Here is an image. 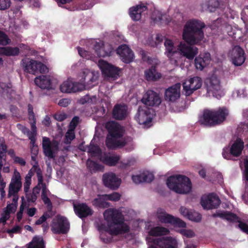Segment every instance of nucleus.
<instances>
[{"label": "nucleus", "mask_w": 248, "mask_h": 248, "mask_svg": "<svg viewBox=\"0 0 248 248\" xmlns=\"http://www.w3.org/2000/svg\"><path fill=\"white\" fill-rule=\"evenodd\" d=\"M205 24L201 20L191 19L187 20V59L192 60L198 53L195 46L200 45L204 38L203 29Z\"/></svg>", "instance_id": "obj_1"}, {"label": "nucleus", "mask_w": 248, "mask_h": 248, "mask_svg": "<svg viewBox=\"0 0 248 248\" xmlns=\"http://www.w3.org/2000/svg\"><path fill=\"white\" fill-rule=\"evenodd\" d=\"M181 20L178 21V25H183V39L184 43L181 42L177 47L174 46L172 40L166 39L164 42V46L166 48L165 54L172 63L176 64L178 60L182 57H186V23L183 24L184 17L181 14H177Z\"/></svg>", "instance_id": "obj_2"}, {"label": "nucleus", "mask_w": 248, "mask_h": 248, "mask_svg": "<svg viewBox=\"0 0 248 248\" xmlns=\"http://www.w3.org/2000/svg\"><path fill=\"white\" fill-rule=\"evenodd\" d=\"M104 217L109 228L115 225L120 226L110 230L111 235H117L129 232V227L124 223V216L120 210L114 208L108 209L104 213Z\"/></svg>", "instance_id": "obj_3"}, {"label": "nucleus", "mask_w": 248, "mask_h": 248, "mask_svg": "<svg viewBox=\"0 0 248 248\" xmlns=\"http://www.w3.org/2000/svg\"><path fill=\"white\" fill-rule=\"evenodd\" d=\"M229 114V109L225 107L217 110L205 109L200 118L199 123L208 127H213L223 123Z\"/></svg>", "instance_id": "obj_4"}, {"label": "nucleus", "mask_w": 248, "mask_h": 248, "mask_svg": "<svg viewBox=\"0 0 248 248\" xmlns=\"http://www.w3.org/2000/svg\"><path fill=\"white\" fill-rule=\"evenodd\" d=\"M94 0H57L59 6L69 11L84 10L90 9L94 4Z\"/></svg>", "instance_id": "obj_5"}, {"label": "nucleus", "mask_w": 248, "mask_h": 248, "mask_svg": "<svg viewBox=\"0 0 248 248\" xmlns=\"http://www.w3.org/2000/svg\"><path fill=\"white\" fill-rule=\"evenodd\" d=\"M168 187L171 190L179 194L186 193V176L172 175L168 178L166 182Z\"/></svg>", "instance_id": "obj_6"}, {"label": "nucleus", "mask_w": 248, "mask_h": 248, "mask_svg": "<svg viewBox=\"0 0 248 248\" xmlns=\"http://www.w3.org/2000/svg\"><path fill=\"white\" fill-rule=\"evenodd\" d=\"M206 88L207 94L209 96L220 99L224 96V93L221 88L220 81L215 76H212L206 78L204 81Z\"/></svg>", "instance_id": "obj_7"}, {"label": "nucleus", "mask_w": 248, "mask_h": 248, "mask_svg": "<svg viewBox=\"0 0 248 248\" xmlns=\"http://www.w3.org/2000/svg\"><path fill=\"white\" fill-rule=\"evenodd\" d=\"M21 64L24 71L34 75L39 73H46L48 71L47 67L42 62L29 58L23 59Z\"/></svg>", "instance_id": "obj_8"}, {"label": "nucleus", "mask_w": 248, "mask_h": 248, "mask_svg": "<svg viewBox=\"0 0 248 248\" xmlns=\"http://www.w3.org/2000/svg\"><path fill=\"white\" fill-rule=\"evenodd\" d=\"M70 230V223L67 218L61 215H57L52 221L51 230L54 234H66Z\"/></svg>", "instance_id": "obj_9"}, {"label": "nucleus", "mask_w": 248, "mask_h": 248, "mask_svg": "<svg viewBox=\"0 0 248 248\" xmlns=\"http://www.w3.org/2000/svg\"><path fill=\"white\" fill-rule=\"evenodd\" d=\"M154 113V111L152 108L146 106H140L135 118L140 124L148 126L152 122Z\"/></svg>", "instance_id": "obj_10"}, {"label": "nucleus", "mask_w": 248, "mask_h": 248, "mask_svg": "<svg viewBox=\"0 0 248 248\" xmlns=\"http://www.w3.org/2000/svg\"><path fill=\"white\" fill-rule=\"evenodd\" d=\"M157 218L161 223H170L174 227L183 228L186 226V223L178 217L167 214L162 208H158L156 212Z\"/></svg>", "instance_id": "obj_11"}, {"label": "nucleus", "mask_w": 248, "mask_h": 248, "mask_svg": "<svg viewBox=\"0 0 248 248\" xmlns=\"http://www.w3.org/2000/svg\"><path fill=\"white\" fill-rule=\"evenodd\" d=\"M98 63L102 74L105 77L115 80L119 77L120 69L119 68L102 60H99Z\"/></svg>", "instance_id": "obj_12"}, {"label": "nucleus", "mask_w": 248, "mask_h": 248, "mask_svg": "<svg viewBox=\"0 0 248 248\" xmlns=\"http://www.w3.org/2000/svg\"><path fill=\"white\" fill-rule=\"evenodd\" d=\"M220 202V200L216 194L210 193L202 195L200 203L204 209L211 210L217 208Z\"/></svg>", "instance_id": "obj_13"}, {"label": "nucleus", "mask_w": 248, "mask_h": 248, "mask_svg": "<svg viewBox=\"0 0 248 248\" xmlns=\"http://www.w3.org/2000/svg\"><path fill=\"white\" fill-rule=\"evenodd\" d=\"M232 63L235 66L241 65L245 61L244 50L239 46H236L229 53Z\"/></svg>", "instance_id": "obj_14"}, {"label": "nucleus", "mask_w": 248, "mask_h": 248, "mask_svg": "<svg viewBox=\"0 0 248 248\" xmlns=\"http://www.w3.org/2000/svg\"><path fill=\"white\" fill-rule=\"evenodd\" d=\"M181 87V83H177L167 89L164 95L165 100L173 102L178 99L180 97Z\"/></svg>", "instance_id": "obj_15"}, {"label": "nucleus", "mask_w": 248, "mask_h": 248, "mask_svg": "<svg viewBox=\"0 0 248 248\" xmlns=\"http://www.w3.org/2000/svg\"><path fill=\"white\" fill-rule=\"evenodd\" d=\"M142 102L144 106H158L161 103V99L158 94L152 90H148L143 95Z\"/></svg>", "instance_id": "obj_16"}, {"label": "nucleus", "mask_w": 248, "mask_h": 248, "mask_svg": "<svg viewBox=\"0 0 248 248\" xmlns=\"http://www.w3.org/2000/svg\"><path fill=\"white\" fill-rule=\"evenodd\" d=\"M102 180L105 186L114 190L117 189L121 184V180L112 172L104 174Z\"/></svg>", "instance_id": "obj_17"}, {"label": "nucleus", "mask_w": 248, "mask_h": 248, "mask_svg": "<svg viewBox=\"0 0 248 248\" xmlns=\"http://www.w3.org/2000/svg\"><path fill=\"white\" fill-rule=\"evenodd\" d=\"M147 7L143 4H140L130 7L129 15L133 21H138L141 19L147 11Z\"/></svg>", "instance_id": "obj_18"}, {"label": "nucleus", "mask_w": 248, "mask_h": 248, "mask_svg": "<svg viewBox=\"0 0 248 248\" xmlns=\"http://www.w3.org/2000/svg\"><path fill=\"white\" fill-rule=\"evenodd\" d=\"M117 53L120 56L123 62L126 63L131 62L134 59V53L126 45L119 46L117 49Z\"/></svg>", "instance_id": "obj_19"}, {"label": "nucleus", "mask_w": 248, "mask_h": 248, "mask_svg": "<svg viewBox=\"0 0 248 248\" xmlns=\"http://www.w3.org/2000/svg\"><path fill=\"white\" fill-rule=\"evenodd\" d=\"M60 88L62 93H71L82 91L84 88V86L79 82H74L67 80L63 82Z\"/></svg>", "instance_id": "obj_20"}, {"label": "nucleus", "mask_w": 248, "mask_h": 248, "mask_svg": "<svg viewBox=\"0 0 248 248\" xmlns=\"http://www.w3.org/2000/svg\"><path fill=\"white\" fill-rule=\"evenodd\" d=\"M73 207L76 215L80 218H86L93 213V209L86 203L75 204Z\"/></svg>", "instance_id": "obj_21"}, {"label": "nucleus", "mask_w": 248, "mask_h": 248, "mask_svg": "<svg viewBox=\"0 0 248 248\" xmlns=\"http://www.w3.org/2000/svg\"><path fill=\"white\" fill-rule=\"evenodd\" d=\"M106 127L108 131V135L116 138L123 137V129L118 123L114 121L108 122L106 124Z\"/></svg>", "instance_id": "obj_22"}, {"label": "nucleus", "mask_w": 248, "mask_h": 248, "mask_svg": "<svg viewBox=\"0 0 248 248\" xmlns=\"http://www.w3.org/2000/svg\"><path fill=\"white\" fill-rule=\"evenodd\" d=\"M154 243L160 248H177L176 240L170 236L164 237L155 240Z\"/></svg>", "instance_id": "obj_23"}, {"label": "nucleus", "mask_w": 248, "mask_h": 248, "mask_svg": "<svg viewBox=\"0 0 248 248\" xmlns=\"http://www.w3.org/2000/svg\"><path fill=\"white\" fill-rule=\"evenodd\" d=\"M120 138L112 137L107 135L106 140V145L108 149L114 150L117 148H121L125 146L126 142L125 140H120Z\"/></svg>", "instance_id": "obj_24"}, {"label": "nucleus", "mask_w": 248, "mask_h": 248, "mask_svg": "<svg viewBox=\"0 0 248 248\" xmlns=\"http://www.w3.org/2000/svg\"><path fill=\"white\" fill-rule=\"evenodd\" d=\"M22 186L21 182V176L19 173H17V175H15L14 179H12V182L9 185V191L8 194V197L12 195H15L17 194L19 191Z\"/></svg>", "instance_id": "obj_25"}, {"label": "nucleus", "mask_w": 248, "mask_h": 248, "mask_svg": "<svg viewBox=\"0 0 248 248\" xmlns=\"http://www.w3.org/2000/svg\"><path fill=\"white\" fill-rule=\"evenodd\" d=\"M127 111V108L126 106L117 104L114 107L113 109L112 117L115 120H124L126 117Z\"/></svg>", "instance_id": "obj_26"}, {"label": "nucleus", "mask_w": 248, "mask_h": 248, "mask_svg": "<svg viewBox=\"0 0 248 248\" xmlns=\"http://www.w3.org/2000/svg\"><path fill=\"white\" fill-rule=\"evenodd\" d=\"M213 217H219L231 223H239L241 220V218L237 215L229 211L217 213L216 214H214Z\"/></svg>", "instance_id": "obj_27"}, {"label": "nucleus", "mask_w": 248, "mask_h": 248, "mask_svg": "<svg viewBox=\"0 0 248 248\" xmlns=\"http://www.w3.org/2000/svg\"><path fill=\"white\" fill-rule=\"evenodd\" d=\"M42 148L46 156L49 159H55V153L52 148L51 141L48 138L46 137L43 138Z\"/></svg>", "instance_id": "obj_28"}, {"label": "nucleus", "mask_w": 248, "mask_h": 248, "mask_svg": "<svg viewBox=\"0 0 248 248\" xmlns=\"http://www.w3.org/2000/svg\"><path fill=\"white\" fill-rule=\"evenodd\" d=\"M35 84L43 89H50L51 82L49 77L45 75H41L36 77L34 79Z\"/></svg>", "instance_id": "obj_29"}, {"label": "nucleus", "mask_w": 248, "mask_h": 248, "mask_svg": "<svg viewBox=\"0 0 248 248\" xmlns=\"http://www.w3.org/2000/svg\"><path fill=\"white\" fill-rule=\"evenodd\" d=\"M210 62V55L209 53H205L203 57L200 55L199 57H196L195 59V67L198 70H202Z\"/></svg>", "instance_id": "obj_30"}, {"label": "nucleus", "mask_w": 248, "mask_h": 248, "mask_svg": "<svg viewBox=\"0 0 248 248\" xmlns=\"http://www.w3.org/2000/svg\"><path fill=\"white\" fill-rule=\"evenodd\" d=\"M230 148L231 154L235 157L241 155L244 148V142L240 139H237Z\"/></svg>", "instance_id": "obj_31"}, {"label": "nucleus", "mask_w": 248, "mask_h": 248, "mask_svg": "<svg viewBox=\"0 0 248 248\" xmlns=\"http://www.w3.org/2000/svg\"><path fill=\"white\" fill-rule=\"evenodd\" d=\"M189 83V85L187 86V97L192 93L194 91L200 89L202 85L201 78L198 77L191 78Z\"/></svg>", "instance_id": "obj_32"}, {"label": "nucleus", "mask_w": 248, "mask_h": 248, "mask_svg": "<svg viewBox=\"0 0 248 248\" xmlns=\"http://www.w3.org/2000/svg\"><path fill=\"white\" fill-rule=\"evenodd\" d=\"M120 159L119 155H109L107 154H104L100 158L102 162L108 166H115L118 163Z\"/></svg>", "instance_id": "obj_33"}, {"label": "nucleus", "mask_w": 248, "mask_h": 248, "mask_svg": "<svg viewBox=\"0 0 248 248\" xmlns=\"http://www.w3.org/2000/svg\"><path fill=\"white\" fill-rule=\"evenodd\" d=\"M31 131L30 130L24 126L21 129L22 132L26 135L29 139L30 140L31 144H34L36 141V136H37V128L36 126L34 125V123L32 124H31Z\"/></svg>", "instance_id": "obj_34"}, {"label": "nucleus", "mask_w": 248, "mask_h": 248, "mask_svg": "<svg viewBox=\"0 0 248 248\" xmlns=\"http://www.w3.org/2000/svg\"><path fill=\"white\" fill-rule=\"evenodd\" d=\"M20 53L18 47L5 46L0 47V54L8 57L17 56Z\"/></svg>", "instance_id": "obj_35"}, {"label": "nucleus", "mask_w": 248, "mask_h": 248, "mask_svg": "<svg viewBox=\"0 0 248 248\" xmlns=\"http://www.w3.org/2000/svg\"><path fill=\"white\" fill-rule=\"evenodd\" d=\"M145 78L148 81H156L161 77V75L156 72L155 67H152L151 68L145 70Z\"/></svg>", "instance_id": "obj_36"}, {"label": "nucleus", "mask_w": 248, "mask_h": 248, "mask_svg": "<svg viewBox=\"0 0 248 248\" xmlns=\"http://www.w3.org/2000/svg\"><path fill=\"white\" fill-rule=\"evenodd\" d=\"M27 248H45V242L42 237L35 236L27 245Z\"/></svg>", "instance_id": "obj_37"}, {"label": "nucleus", "mask_w": 248, "mask_h": 248, "mask_svg": "<svg viewBox=\"0 0 248 248\" xmlns=\"http://www.w3.org/2000/svg\"><path fill=\"white\" fill-rule=\"evenodd\" d=\"M169 229L162 226H156L151 228L149 234L152 236H162L169 234Z\"/></svg>", "instance_id": "obj_38"}, {"label": "nucleus", "mask_w": 248, "mask_h": 248, "mask_svg": "<svg viewBox=\"0 0 248 248\" xmlns=\"http://www.w3.org/2000/svg\"><path fill=\"white\" fill-rule=\"evenodd\" d=\"M87 167L92 173L104 170V167L102 165L90 159L87 161Z\"/></svg>", "instance_id": "obj_39"}, {"label": "nucleus", "mask_w": 248, "mask_h": 248, "mask_svg": "<svg viewBox=\"0 0 248 248\" xmlns=\"http://www.w3.org/2000/svg\"><path fill=\"white\" fill-rule=\"evenodd\" d=\"M98 197L93 201V205L99 208H107L109 206V203L106 201L107 198L105 195H99Z\"/></svg>", "instance_id": "obj_40"}, {"label": "nucleus", "mask_w": 248, "mask_h": 248, "mask_svg": "<svg viewBox=\"0 0 248 248\" xmlns=\"http://www.w3.org/2000/svg\"><path fill=\"white\" fill-rule=\"evenodd\" d=\"M36 170L35 172L36 173L37 177L38 179V185L37 186L34 187V192L36 190L37 193H39L41 189L40 184H42L43 182V177L42 174V171L38 166V163L36 162Z\"/></svg>", "instance_id": "obj_41"}, {"label": "nucleus", "mask_w": 248, "mask_h": 248, "mask_svg": "<svg viewBox=\"0 0 248 248\" xmlns=\"http://www.w3.org/2000/svg\"><path fill=\"white\" fill-rule=\"evenodd\" d=\"M187 218L192 221L199 222L201 221L202 215L194 210L187 211Z\"/></svg>", "instance_id": "obj_42"}, {"label": "nucleus", "mask_w": 248, "mask_h": 248, "mask_svg": "<svg viewBox=\"0 0 248 248\" xmlns=\"http://www.w3.org/2000/svg\"><path fill=\"white\" fill-rule=\"evenodd\" d=\"M48 212H44L43 215L36 221L35 224L36 225H40L45 223L47 219L51 218L52 216Z\"/></svg>", "instance_id": "obj_43"}, {"label": "nucleus", "mask_w": 248, "mask_h": 248, "mask_svg": "<svg viewBox=\"0 0 248 248\" xmlns=\"http://www.w3.org/2000/svg\"><path fill=\"white\" fill-rule=\"evenodd\" d=\"M11 43V40L7 35L0 30V45L6 46Z\"/></svg>", "instance_id": "obj_44"}, {"label": "nucleus", "mask_w": 248, "mask_h": 248, "mask_svg": "<svg viewBox=\"0 0 248 248\" xmlns=\"http://www.w3.org/2000/svg\"><path fill=\"white\" fill-rule=\"evenodd\" d=\"M141 174L143 182L150 183L154 179V176L152 173L144 172Z\"/></svg>", "instance_id": "obj_45"}, {"label": "nucleus", "mask_w": 248, "mask_h": 248, "mask_svg": "<svg viewBox=\"0 0 248 248\" xmlns=\"http://www.w3.org/2000/svg\"><path fill=\"white\" fill-rule=\"evenodd\" d=\"M41 199L44 204L46 205L47 212L51 213L52 210V204L50 199L47 195L41 196Z\"/></svg>", "instance_id": "obj_46"}, {"label": "nucleus", "mask_w": 248, "mask_h": 248, "mask_svg": "<svg viewBox=\"0 0 248 248\" xmlns=\"http://www.w3.org/2000/svg\"><path fill=\"white\" fill-rule=\"evenodd\" d=\"M16 209V205L13 203L9 204L6 207V209L4 211V214L6 216H10L11 213H14L15 212Z\"/></svg>", "instance_id": "obj_47"}, {"label": "nucleus", "mask_w": 248, "mask_h": 248, "mask_svg": "<svg viewBox=\"0 0 248 248\" xmlns=\"http://www.w3.org/2000/svg\"><path fill=\"white\" fill-rule=\"evenodd\" d=\"M105 196L107 198V200L115 202L118 201L121 198V195L117 192H114L108 195L106 194Z\"/></svg>", "instance_id": "obj_48"}, {"label": "nucleus", "mask_w": 248, "mask_h": 248, "mask_svg": "<svg viewBox=\"0 0 248 248\" xmlns=\"http://www.w3.org/2000/svg\"><path fill=\"white\" fill-rule=\"evenodd\" d=\"M222 155L224 158L229 160L231 158V149L229 146L225 147L223 149Z\"/></svg>", "instance_id": "obj_49"}, {"label": "nucleus", "mask_w": 248, "mask_h": 248, "mask_svg": "<svg viewBox=\"0 0 248 248\" xmlns=\"http://www.w3.org/2000/svg\"><path fill=\"white\" fill-rule=\"evenodd\" d=\"M79 118L78 116H74L69 125V129L75 130L79 123Z\"/></svg>", "instance_id": "obj_50"}, {"label": "nucleus", "mask_w": 248, "mask_h": 248, "mask_svg": "<svg viewBox=\"0 0 248 248\" xmlns=\"http://www.w3.org/2000/svg\"><path fill=\"white\" fill-rule=\"evenodd\" d=\"M11 3V0H0V10H5L8 9Z\"/></svg>", "instance_id": "obj_51"}, {"label": "nucleus", "mask_w": 248, "mask_h": 248, "mask_svg": "<svg viewBox=\"0 0 248 248\" xmlns=\"http://www.w3.org/2000/svg\"><path fill=\"white\" fill-rule=\"evenodd\" d=\"M100 151L99 147L94 144H90L88 147V152L93 155L98 154Z\"/></svg>", "instance_id": "obj_52"}, {"label": "nucleus", "mask_w": 248, "mask_h": 248, "mask_svg": "<svg viewBox=\"0 0 248 248\" xmlns=\"http://www.w3.org/2000/svg\"><path fill=\"white\" fill-rule=\"evenodd\" d=\"M21 228L19 226H16L11 229H7L6 232H7L11 237H13V233H17L21 232Z\"/></svg>", "instance_id": "obj_53"}, {"label": "nucleus", "mask_w": 248, "mask_h": 248, "mask_svg": "<svg viewBox=\"0 0 248 248\" xmlns=\"http://www.w3.org/2000/svg\"><path fill=\"white\" fill-rule=\"evenodd\" d=\"M65 138L67 140L71 141L73 140L75 138V130L71 129H69L65 134Z\"/></svg>", "instance_id": "obj_54"}, {"label": "nucleus", "mask_w": 248, "mask_h": 248, "mask_svg": "<svg viewBox=\"0 0 248 248\" xmlns=\"http://www.w3.org/2000/svg\"><path fill=\"white\" fill-rule=\"evenodd\" d=\"M165 18L167 19L166 23L168 24L170 22V19H168L167 18L166 15H163L161 14H159L158 16L156 17H154V15H153V16H152V19L154 20V21H155L156 22H159V21L161 22Z\"/></svg>", "instance_id": "obj_55"}, {"label": "nucleus", "mask_w": 248, "mask_h": 248, "mask_svg": "<svg viewBox=\"0 0 248 248\" xmlns=\"http://www.w3.org/2000/svg\"><path fill=\"white\" fill-rule=\"evenodd\" d=\"M96 96H93V98H91L88 95L85 96L84 97L81 98L80 100V103L81 104H84L86 103H93V99L95 100Z\"/></svg>", "instance_id": "obj_56"}, {"label": "nucleus", "mask_w": 248, "mask_h": 248, "mask_svg": "<svg viewBox=\"0 0 248 248\" xmlns=\"http://www.w3.org/2000/svg\"><path fill=\"white\" fill-rule=\"evenodd\" d=\"M238 227L243 232L248 234V225L246 223L243 222L241 220L240 221L238 225Z\"/></svg>", "instance_id": "obj_57"}, {"label": "nucleus", "mask_w": 248, "mask_h": 248, "mask_svg": "<svg viewBox=\"0 0 248 248\" xmlns=\"http://www.w3.org/2000/svg\"><path fill=\"white\" fill-rule=\"evenodd\" d=\"M94 76L93 73H89L84 78V81L85 83H88L89 82H93L94 81Z\"/></svg>", "instance_id": "obj_58"}, {"label": "nucleus", "mask_w": 248, "mask_h": 248, "mask_svg": "<svg viewBox=\"0 0 248 248\" xmlns=\"http://www.w3.org/2000/svg\"><path fill=\"white\" fill-rule=\"evenodd\" d=\"M54 118L59 122L64 121L67 118V115L65 113H57L54 116Z\"/></svg>", "instance_id": "obj_59"}, {"label": "nucleus", "mask_w": 248, "mask_h": 248, "mask_svg": "<svg viewBox=\"0 0 248 248\" xmlns=\"http://www.w3.org/2000/svg\"><path fill=\"white\" fill-rule=\"evenodd\" d=\"M104 47L105 50L107 53V56H109L111 55V53L113 51V48L111 45L109 44H104Z\"/></svg>", "instance_id": "obj_60"}, {"label": "nucleus", "mask_w": 248, "mask_h": 248, "mask_svg": "<svg viewBox=\"0 0 248 248\" xmlns=\"http://www.w3.org/2000/svg\"><path fill=\"white\" fill-rule=\"evenodd\" d=\"M13 160L15 163L18 164L21 166H24L26 165V162L25 160L21 157L16 156Z\"/></svg>", "instance_id": "obj_61"}, {"label": "nucleus", "mask_w": 248, "mask_h": 248, "mask_svg": "<svg viewBox=\"0 0 248 248\" xmlns=\"http://www.w3.org/2000/svg\"><path fill=\"white\" fill-rule=\"evenodd\" d=\"M7 146L5 144V139L3 137H0V150L7 151Z\"/></svg>", "instance_id": "obj_62"}, {"label": "nucleus", "mask_w": 248, "mask_h": 248, "mask_svg": "<svg viewBox=\"0 0 248 248\" xmlns=\"http://www.w3.org/2000/svg\"><path fill=\"white\" fill-rule=\"evenodd\" d=\"M132 179L133 182L137 184L143 183L141 174L140 175H133L132 176Z\"/></svg>", "instance_id": "obj_63"}, {"label": "nucleus", "mask_w": 248, "mask_h": 248, "mask_svg": "<svg viewBox=\"0 0 248 248\" xmlns=\"http://www.w3.org/2000/svg\"><path fill=\"white\" fill-rule=\"evenodd\" d=\"M70 101L67 98H62L60 99L58 105L61 107H66L70 104Z\"/></svg>", "instance_id": "obj_64"}]
</instances>
